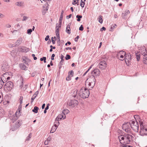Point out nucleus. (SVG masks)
<instances>
[{
	"label": "nucleus",
	"mask_w": 147,
	"mask_h": 147,
	"mask_svg": "<svg viewBox=\"0 0 147 147\" xmlns=\"http://www.w3.org/2000/svg\"><path fill=\"white\" fill-rule=\"evenodd\" d=\"M90 92L87 88L84 87H82L80 90L79 95L82 98H85L89 96Z\"/></svg>",
	"instance_id": "f257e3e1"
},
{
	"label": "nucleus",
	"mask_w": 147,
	"mask_h": 147,
	"mask_svg": "<svg viewBox=\"0 0 147 147\" xmlns=\"http://www.w3.org/2000/svg\"><path fill=\"white\" fill-rule=\"evenodd\" d=\"M130 127L132 129L136 132H138V131L139 125L138 122L136 120L130 121Z\"/></svg>",
	"instance_id": "f03ea898"
},
{
	"label": "nucleus",
	"mask_w": 147,
	"mask_h": 147,
	"mask_svg": "<svg viewBox=\"0 0 147 147\" xmlns=\"http://www.w3.org/2000/svg\"><path fill=\"white\" fill-rule=\"evenodd\" d=\"M130 127H131L130 122L129 123L127 122L126 123L123 124L122 126L123 129L127 133H130L131 132Z\"/></svg>",
	"instance_id": "7ed1b4c3"
},
{
	"label": "nucleus",
	"mask_w": 147,
	"mask_h": 147,
	"mask_svg": "<svg viewBox=\"0 0 147 147\" xmlns=\"http://www.w3.org/2000/svg\"><path fill=\"white\" fill-rule=\"evenodd\" d=\"M14 86L13 82L11 81H8L5 84L4 87L6 88L8 91H10L12 89Z\"/></svg>",
	"instance_id": "20e7f679"
},
{
	"label": "nucleus",
	"mask_w": 147,
	"mask_h": 147,
	"mask_svg": "<svg viewBox=\"0 0 147 147\" xmlns=\"http://www.w3.org/2000/svg\"><path fill=\"white\" fill-rule=\"evenodd\" d=\"M98 67L102 69H105L107 66V63L105 61H102L98 65Z\"/></svg>",
	"instance_id": "39448f33"
},
{
	"label": "nucleus",
	"mask_w": 147,
	"mask_h": 147,
	"mask_svg": "<svg viewBox=\"0 0 147 147\" xmlns=\"http://www.w3.org/2000/svg\"><path fill=\"white\" fill-rule=\"evenodd\" d=\"M125 61L126 64H129L130 63V60L131 59V54L129 53H126L124 56Z\"/></svg>",
	"instance_id": "423d86ee"
},
{
	"label": "nucleus",
	"mask_w": 147,
	"mask_h": 147,
	"mask_svg": "<svg viewBox=\"0 0 147 147\" xmlns=\"http://www.w3.org/2000/svg\"><path fill=\"white\" fill-rule=\"evenodd\" d=\"M78 103V102L77 100L74 99L71 100L70 102H68V105L69 106H71L72 107H74L77 106Z\"/></svg>",
	"instance_id": "0eeeda50"
},
{
	"label": "nucleus",
	"mask_w": 147,
	"mask_h": 147,
	"mask_svg": "<svg viewBox=\"0 0 147 147\" xmlns=\"http://www.w3.org/2000/svg\"><path fill=\"white\" fill-rule=\"evenodd\" d=\"M100 71L98 69H96L93 70L91 73L92 75L91 77H94L95 78L98 76L100 74Z\"/></svg>",
	"instance_id": "6e6552de"
},
{
	"label": "nucleus",
	"mask_w": 147,
	"mask_h": 147,
	"mask_svg": "<svg viewBox=\"0 0 147 147\" xmlns=\"http://www.w3.org/2000/svg\"><path fill=\"white\" fill-rule=\"evenodd\" d=\"M49 6V5L48 3L47 2L43 5L42 10V13L43 15H45V14L46 11L48 10V6Z\"/></svg>",
	"instance_id": "1a4fd4ad"
},
{
	"label": "nucleus",
	"mask_w": 147,
	"mask_h": 147,
	"mask_svg": "<svg viewBox=\"0 0 147 147\" xmlns=\"http://www.w3.org/2000/svg\"><path fill=\"white\" fill-rule=\"evenodd\" d=\"M89 81L91 84V88H92L95 84L96 79L94 77H90L89 78Z\"/></svg>",
	"instance_id": "9d476101"
},
{
	"label": "nucleus",
	"mask_w": 147,
	"mask_h": 147,
	"mask_svg": "<svg viewBox=\"0 0 147 147\" xmlns=\"http://www.w3.org/2000/svg\"><path fill=\"white\" fill-rule=\"evenodd\" d=\"M140 134L142 136L146 135L147 134V128L144 127L140 128Z\"/></svg>",
	"instance_id": "9b49d317"
},
{
	"label": "nucleus",
	"mask_w": 147,
	"mask_h": 147,
	"mask_svg": "<svg viewBox=\"0 0 147 147\" xmlns=\"http://www.w3.org/2000/svg\"><path fill=\"white\" fill-rule=\"evenodd\" d=\"M21 123L20 121H18L15 124V125L14 126V127L12 128L13 131H15L21 125Z\"/></svg>",
	"instance_id": "f8f14e48"
},
{
	"label": "nucleus",
	"mask_w": 147,
	"mask_h": 147,
	"mask_svg": "<svg viewBox=\"0 0 147 147\" xmlns=\"http://www.w3.org/2000/svg\"><path fill=\"white\" fill-rule=\"evenodd\" d=\"M9 68V65L6 63H4L1 67V69L4 71H7Z\"/></svg>",
	"instance_id": "ddd939ff"
},
{
	"label": "nucleus",
	"mask_w": 147,
	"mask_h": 147,
	"mask_svg": "<svg viewBox=\"0 0 147 147\" xmlns=\"http://www.w3.org/2000/svg\"><path fill=\"white\" fill-rule=\"evenodd\" d=\"M125 139L127 140V143H129L132 139L133 136L130 134H125Z\"/></svg>",
	"instance_id": "4468645a"
},
{
	"label": "nucleus",
	"mask_w": 147,
	"mask_h": 147,
	"mask_svg": "<svg viewBox=\"0 0 147 147\" xmlns=\"http://www.w3.org/2000/svg\"><path fill=\"white\" fill-rule=\"evenodd\" d=\"M139 52L141 53L143 56L144 55H145L147 54V52L146 48L144 47H142L140 49Z\"/></svg>",
	"instance_id": "2eb2a0df"
},
{
	"label": "nucleus",
	"mask_w": 147,
	"mask_h": 147,
	"mask_svg": "<svg viewBox=\"0 0 147 147\" xmlns=\"http://www.w3.org/2000/svg\"><path fill=\"white\" fill-rule=\"evenodd\" d=\"M85 86L87 88H89V90H91L92 88H91V84L90 83V82L89 81V78L87 79L85 82Z\"/></svg>",
	"instance_id": "dca6fc26"
},
{
	"label": "nucleus",
	"mask_w": 147,
	"mask_h": 147,
	"mask_svg": "<svg viewBox=\"0 0 147 147\" xmlns=\"http://www.w3.org/2000/svg\"><path fill=\"white\" fill-rule=\"evenodd\" d=\"M125 138V135L124 136H122V135L119 136L118 137V138L120 141V143L122 144H124L125 142L124 141V139Z\"/></svg>",
	"instance_id": "f3484780"
},
{
	"label": "nucleus",
	"mask_w": 147,
	"mask_h": 147,
	"mask_svg": "<svg viewBox=\"0 0 147 147\" xmlns=\"http://www.w3.org/2000/svg\"><path fill=\"white\" fill-rule=\"evenodd\" d=\"M20 51L22 52H24L26 53L28 51H29L30 50V49L29 48H28L24 46H22L20 48Z\"/></svg>",
	"instance_id": "a211bd4d"
},
{
	"label": "nucleus",
	"mask_w": 147,
	"mask_h": 147,
	"mask_svg": "<svg viewBox=\"0 0 147 147\" xmlns=\"http://www.w3.org/2000/svg\"><path fill=\"white\" fill-rule=\"evenodd\" d=\"M64 56L61 55V56L60 57V58L61 59V61L60 62L59 65V69H60L62 67V66L63 64V61L64 60Z\"/></svg>",
	"instance_id": "6ab92c4d"
},
{
	"label": "nucleus",
	"mask_w": 147,
	"mask_h": 147,
	"mask_svg": "<svg viewBox=\"0 0 147 147\" xmlns=\"http://www.w3.org/2000/svg\"><path fill=\"white\" fill-rule=\"evenodd\" d=\"M15 5L19 7H23L24 6V3L23 1H18L15 3Z\"/></svg>",
	"instance_id": "aec40b11"
},
{
	"label": "nucleus",
	"mask_w": 147,
	"mask_h": 147,
	"mask_svg": "<svg viewBox=\"0 0 147 147\" xmlns=\"http://www.w3.org/2000/svg\"><path fill=\"white\" fill-rule=\"evenodd\" d=\"M57 127V126L56 124H55V123L54 124V126H53L51 129V130L50 131L51 133H53L56 130Z\"/></svg>",
	"instance_id": "412c9836"
},
{
	"label": "nucleus",
	"mask_w": 147,
	"mask_h": 147,
	"mask_svg": "<svg viewBox=\"0 0 147 147\" xmlns=\"http://www.w3.org/2000/svg\"><path fill=\"white\" fill-rule=\"evenodd\" d=\"M130 13L129 11L128 10H126L125 12V13H123L122 15V17L124 19H125L126 18V16L127 14H129Z\"/></svg>",
	"instance_id": "4be33fe9"
},
{
	"label": "nucleus",
	"mask_w": 147,
	"mask_h": 147,
	"mask_svg": "<svg viewBox=\"0 0 147 147\" xmlns=\"http://www.w3.org/2000/svg\"><path fill=\"white\" fill-rule=\"evenodd\" d=\"M63 114L62 113L61 114H59L56 119L55 121H59L63 117Z\"/></svg>",
	"instance_id": "5701e85b"
},
{
	"label": "nucleus",
	"mask_w": 147,
	"mask_h": 147,
	"mask_svg": "<svg viewBox=\"0 0 147 147\" xmlns=\"http://www.w3.org/2000/svg\"><path fill=\"white\" fill-rule=\"evenodd\" d=\"M22 41V39L21 38H20L17 40L16 42V45L17 46H19L21 43Z\"/></svg>",
	"instance_id": "b1692460"
},
{
	"label": "nucleus",
	"mask_w": 147,
	"mask_h": 147,
	"mask_svg": "<svg viewBox=\"0 0 147 147\" xmlns=\"http://www.w3.org/2000/svg\"><path fill=\"white\" fill-rule=\"evenodd\" d=\"M18 112L19 113H21V111H19L18 109L16 112V116L17 115V114L18 113ZM12 120H13V122H14V121H15L17 119L16 116H13V117H12Z\"/></svg>",
	"instance_id": "393cba45"
},
{
	"label": "nucleus",
	"mask_w": 147,
	"mask_h": 147,
	"mask_svg": "<svg viewBox=\"0 0 147 147\" xmlns=\"http://www.w3.org/2000/svg\"><path fill=\"white\" fill-rule=\"evenodd\" d=\"M140 55L139 53L138 52H137L136 53V57L138 61H139L140 60Z\"/></svg>",
	"instance_id": "a878e982"
},
{
	"label": "nucleus",
	"mask_w": 147,
	"mask_h": 147,
	"mask_svg": "<svg viewBox=\"0 0 147 147\" xmlns=\"http://www.w3.org/2000/svg\"><path fill=\"white\" fill-rule=\"evenodd\" d=\"M58 23L56 24V34H59V26L58 27Z\"/></svg>",
	"instance_id": "bb28decb"
},
{
	"label": "nucleus",
	"mask_w": 147,
	"mask_h": 147,
	"mask_svg": "<svg viewBox=\"0 0 147 147\" xmlns=\"http://www.w3.org/2000/svg\"><path fill=\"white\" fill-rule=\"evenodd\" d=\"M39 109L38 107L36 106H35L34 107V109L32 110L33 112L35 113H37L38 112V111Z\"/></svg>",
	"instance_id": "cd10ccee"
},
{
	"label": "nucleus",
	"mask_w": 147,
	"mask_h": 147,
	"mask_svg": "<svg viewBox=\"0 0 147 147\" xmlns=\"http://www.w3.org/2000/svg\"><path fill=\"white\" fill-rule=\"evenodd\" d=\"M144 59V62L145 64H147V54L143 56Z\"/></svg>",
	"instance_id": "c85d7f7f"
},
{
	"label": "nucleus",
	"mask_w": 147,
	"mask_h": 147,
	"mask_svg": "<svg viewBox=\"0 0 147 147\" xmlns=\"http://www.w3.org/2000/svg\"><path fill=\"white\" fill-rule=\"evenodd\" d=\"M69 110L67 109H64L62 111V114L65 115L66 114H67L69 112Z\"/></svg>",
	"instance_id": "c756f323"
},
{
	"label": "nucleus",
	"mask_w": 147,
	"mask_h": 147,
	"mask_svg": "<svg viewBox=\"0 0 147 147\" xmlns=\"http://www.w3.org/2000/svg\"><path fill=\"white\" fill-rule=\"evenodd\" d=\"M20 79L21 80V84L20 85V87L22 88L24 85V80L22 76H21Z\"/></svg>",
	"instance_id": "7c9ffc66"
},
{
	"label": "nucleus",
	"mask_w": 147,
	"mask_h": 147,
	"mask_svg": "<svg viewBox=\"0 0 147 147\" xmlns=\"http://www.w3.org/2000/svg\"><path fill=\"white\" fill-rule=\"evenodd\" d=\"M76 18H77V20L78 22H80L81 20V18H82V16L81 15H77L76 16Z\"/></svg>",
	"instance_id": "2f4dec72"
},
{
	"label": "nucleus",
	"mask_w": 147,
	"mask_h": 147,
	"mask_svg": "<svg viewBox=\"0 0 147 147\" xmlns=\"http://www.w3.org/2000/svg\"><path fill=\"white\" fill-rule=\"evenodd\" d=\"M102 17V16H100L99 17L98 19V21L100 24L102 23L103 22Z\"/></svg>",
	"instance_id": "473e14b6"
},
{
	"label": "nucleus",
	"mask_w": 147,
	"mask_h": 147,
	"mask_svg": "<svg viewBox=\"0 0 147 147\" xmlns=\"http://www.w3.org/2000/svg\"><path fill=\"white\" fill-rule=\"evenodd\" d=\"M22 59H23V61H22L23 62L25 63L26 65L28 64L26 62V60L24 59H27V57H26L25 56L23 57H22Z\"/></svg>",
	"instance_id": "72a5a7b5"
},
{
	"label": "nucleus",
	"mask_w": 147,
	"mask_h": 147,
	"mask_svg": "<svg viewBox=\"0 0 147 147\" xmlns=\"http://www.w3.org/2000/svg\"><path fill=\"white\" fill-rule=\"evenodd\" d=\"M126 54V53L125 51H120L118 53V55H119V54H121V55H124V56H125V55Z\"/></svg>",
	"instance_id": "f704fd0d"
},
{
	"label": "nucleus",
	"mask_w": 147,
	"mask_h": 147,
	"mask_svg": "<svg viewBox=\"0 0 147 147\" xmlns=\"http://www.w3.org/2000/svg\"><path fill=\"white\" fill-rule=\"evenodd\" d=\"M20 67L22 69L24 70L26 67V66L24 63L21 64Z\"/></svg>",
	"instance_id": "c9c22d12"
},
{
	"label": "nucleus",
	"mask_w": 147,
	"mask_h": 147,
	"mask_svg": "<svg viewBox=\"0 0 147 147\" xmlns=\"http://www.w3.org/2000/svg\"><path fill=\"white\" fill-rule=\"evenodd\" d=\"M3 84L4 82L1 79L0 80V89H1L3 87Z\"/></svg>",
	"instance_id": "e433bc0d"
},
{
	"label": "nucleus",
	"mask_w": 147,
	"mask_h": 147,
	"mask_svg": "<svg viewBox=\"0 0 147 147\" xmlns=\"http://www.w3.org/2000/svg\"><path fill=\"white\" fill-rule=\"evenodd\" d=\"M31 136H32V134L30 133L29 134L28 136L27 137V138H26V141H28L31 138Z\"/></svg>",
	"instance_id": "4c0bfd02"
},
{
	"label": "nucleus",
	"mask_w": 147,
	"mask_h": 147,
	"mask_svg": "<svg viewBox=\"0 0 147 147\" xmlns=\"http://www.w3.org/2000/svg\"><path fill=\"white\" fill-rule=\"evenodd\" d=\"M116 26V24H115L113 25H112L110 29V30L111 31H113V30L115 28V27Z\"/></svg>",
	"instance_id": "58836bf2"
},
{
	"label": "nucleus",
	"mask_w": 147,
	"mask_h": 147,
	"mask_svg": "<svg viewBox=\"0 0 147 147\" xmlns=\"http://www.w3.org/2000/svg\"><path fill=\"white\" fill-rule=\"evenodd\" d=\"M73 94H72L73 96L74 97H76L77 93V91L76 90H75L74 91Z\"/></svg>",
	"instance_id": "ea45409f"
},
{
	"label": "nucleus",
	"mask_w": 147,
	"mask_h": 147,
	"mask_svg": "<svg viewBox=\"0 0 147 147\" xmlns=\"http://www.w3.org/2000/svg\"><path fill=\"white\" fill-rule=\"evenodd\" d=\"M65 58L66 60H68L71 59V56L69 54H67Z\"/></svg>",
	"instance_id": "a19ab883"
},
{
	"label": "nucleus",
	"mask_w": 147,
	"mask_h": 147,
	"mask_svg": "<svg viewBox=\"0 0 147 147\" xmlns=\"http://www.w3.org/2000/svg\"><path fill=\"white\" fill-rule=\"evenodd\" d=\"M139 123L140 126V128L145 127L143 125V123L142 121H140Z\"/></svg>",
	"instance_id": "79ce46f5"
},
{
	"label": "nucleus",
	"mask_w": 147,
	"mask_h": 147,
	"mask_svg": "<svg viewBox=\"0 0 147 147\" xmlns=\"http://www.w3.org/2000/svg\"><path fill=\"white\" fill-rule=\"evenodd\" d=\"M84 5H85L84 2L83 1H81V3L80 4V5L82 7H84Z\"/></svg>",
	"instance_id": "37998d69"
},
{
	"label": "nucleus",
	"mask_w": 147,
	"mask_h": 147,
	"mask_svg": "<svg viewBox=\"0 0 147 147\" xmlns=\"http://www.w3.org/2000/svg\"><path fill=\"white\" fill-rule=\"evenodd\" d=\"M66 32L68 33L69 34H70L71 33L70 32V28H66Z\"/></svg>",
	"instance_id": "c03bdc74"
},
{
	"label": "nucleus",
	"mask_w": 147,
	"mask_h": 147,
	"mask_svg": "<svg viewBox=\"0 0 147 147\" xmlns=\"http://www.w3.org/2000/svg\"><path fill=\"white\" fill-rule=\"evenodd\" d=\"M27 33L28 34H30L32 32V30L31 29H29L27 30Z\"/></svg>",
	"instance_id": "a18cd8bd"
},
{
	"label": "nucleus",
	"mask_w": 147,
	"mask_h": 147,
	"mask_svg": "<svg viewBox=\"0 0 147 147\" xmlns=\"http://www.w3.org/2000/svg\"><path fill=\"white\" fill-rule=\"evenodd\" d=\"M23 99V97L22 96H20V105H21L22 103V100Z\"/></svg>",
	"instance_id": "49530a36"
},
{
	"label": "nucleus",
	"mask_w": 147,
	"mask_h": 147,
	"mask_svg": "<svg viewBox=\"0 0 147 147\" xmlns=\"http://www.w3.org/2000/svg\"><path fill=\"white\" fill-rule=\"evenodd\" d=\"M84 30V28L82 25H81L79 27V30L82 31H83Z\"/></svg>",
	"instance_id": "de8ad7c7"
},
{
	"label": "nucleus",
	"mask_w": 147,
	"mask_h": 147,
	"mask_svg": "<svg viewBox=\"0 0 147 147\" xmlns=\"http://www.w3.org/2000/svg\"><path fill=\"white\" fill-rule=\"evenodd\" d=\"M74 74V71L73 70H71L70 72H69L68 73V75L70 76V75H72V76H73V75Z\"/></svg>",
	"instance_id": "09e8293b"
},
{
	"label": "nucleus",
	"mask_w": 147,
	"mask_h": 147,
	"mask_svg": "<svg viewBox=\"0 0 147 147\" xmlns=\"http://www.w3.org/2000/svg\"><path fill=\"white\" fill-rule=\"evenodd\" d=\"M36 96H34V97H33V96L32 97V98H31V102H30L31 103H32L33 102L34 100L36 98Z\"/></svg>",
	"instance_id": "8fccbe9b"
},
{
	"label": "nucleus",
	"mask_w": 147,
	"mask_h": 147,
	"mask_svg": "<svg viewBox=\"0 0 147 147\" xmlns=\"http://www.w3.org/2000/svg\"><path fill=\"white\" fill-rule=\"evenodd\" d=\"M70 80H71V78L70 76L68 75L67 77L66 78V80L67 81H69Z\"/></svg>",
	"instance_id": "3c124183"
},
{
	"label": "nucleus",
	"mask_w": 147,
	"mask_h": 147,
	"mask_svg": "<svg viewBox=\"0 0 147 147\" xmlns=\"http://www.w3.org/2000/svg\"><path fill=\"white\" fill-rule=\"evenodd\" d=\"M28 18V17H27V16H24L23 17V18L22 20V21H26L27 19V18Z\"/></svg>",
	"instance_id": "603ef678"
},
{
	"label": "nucleus",
	"mask_w": 147,
	"mask_h": 147,
	"mask_svg": "<svg viewBox=\"0 0 147 147\" xmlns=\"http://www.w3.org/2000/svg\"><path fill=\"white\" fill-rule=\"evenodd\" d=\"M49 35H47L46 36V37L45 38V41H47L49 40Z\"/></svg>",
	"instance_id": "864d4df0"
},
{
	"label": "nucleus",
	"mask_w": 147,
	"mask_h": 147,
	"mask_svg": "<svg viewBox=\"0 0 147 147\" xmlns=\"http://www.w3.org/2000/svg\"><path fill=\"white\" fill-rule=\"evenodd\" d=\"M80 37L79 36H77V37L75 38L74 39V40L76 42H77L78 41V39Z\"/></svg>",
	"instance_id": "5fc2aeb1"
},
{
	"label": "nucleus",
	"mask_w": 147,
	"mask_h": 147,
	"mask_svg": "<svg viewBox=\"0 0 147 147\" xmlns=\"http://www.w3.org/2000/svg\"><path fill=\"white\" fill-rule=\"evenodd\" d=\"M55 56V55L54 54H53L52 55L51 57V59L52 60H54V57Z\"/></svg>",
	"instance_id": "6e6d98bb"
},
{
	"label": "nucleus",
	"mask_w": 147,
	"mask_h": 147,
	"mask_svg": "<svg viewBox=\"0 0 147 147\" xmlns=\"http://www.w3.org/2000/svg\"><path fill=\"white\" fill-rule=\"evenodd\" d=\"M63 12H64L63 10L61 12V15L60 16V17H63Z\"/></svg>",
	"instance_id": "4d7b16f0"
},
{
	"label": "nucleus",
	"mask_w": 147,
	"mask_h": 147,
	"mask_svg": "<svg viewBox=\"0 0 147 147\" xmlns=\"http://www.w3.org/2000/svg\"><path fill=\"white\" fill-rule=\"evenodd\" d=\"M56 36H57V39H58V40L59 41H60V35L59 34H56Z\"/></svg>",
	"instance_id": "13d9d810"
},
{
	"label": "nucleus",
	"mask_w": 147,
	"mask_h": 147,
	"mask_svg": "<svg viewBox=\"0 0 147 147\" xmlns=\"http://www.w3.org/2000/svg\"><path fill=\"white\" fill-rule=\"evenodd\" d=\"M22 105H20L19 106L18 108V110L19 111H22Z\"/></svg>",
	"instance_id": "bf43d9fd"
},
{
	"label": "nucleus",
	"mask_w": 147,
	"mask_h": 147,
	"mask_svg": "<svg viewBox=\"0 0 147 147\" xmlns=\"http://www.w3.org/2000/svg\"><path fill=\"white\" fill-rule=\"evenodd\" d=\"M62 20H59V28H60L61 26V24H62Z\"/></svg>",
	"instance_id": "052dcab7"
},
{
	"label": "nucleus",
	"mask_w": 147,
	"mask_h": 147,
	"mask_svg": "<svg viewBox=\"0 0 147 147\" xmlns=\"http://www.w3.org/2000/svg\"><path fill=\"white\" fill-rule=\"evenodd\" d=\"M38 94V91H37L33 95V96H37V95Z\"/></svg>",
	"instance_id": "680f3d73"
},
{
	"label": "nucleus",
	"mask_w": 147,
	"mask_h": 147,
	"mask_svg": "<svg viewBox=\"0 0 147 147\" xmlns=\"http://www.w3.org/2000/svg\"><path fill=\"white\" fill-rule=\"evenodd\" d=\"M106 30V28L104 27H102V28L100 29V31H103V30L105 31Z\"/></svg>",
	"instance_id": "e2e57ef3"
},
{
	"label": "nucleus",
	"mask_w": 147,
	"mask_h": 147,
	"mask_svg": "<svg viewBox=\"0 0 147 147\" xmlns=\"http://www.w3.org/2000/svg\"><path fill=\"white\" fill-rule=\"evenodd\" d=\"M123 57H124L123 55H121L120 56V58L121 59H120V60H122V61L124 59Z\"/></svg>",
	"instance_id": "0e129e2a"
},
{
	"label": "nucleus",
	"mask_w": 147,
	"mask_h": 147,
	"mask_svg": "<svg viewBox=\"0 0 147 147\" xmlns=\"http://www.w3.org/2000/svg\"><path fill=\"white\" fill-rule=\"evenodd\" d=\"M72 15L71 14H69V16H66V18L67 19H69V18H71V17Z\"/></svg>",
	"instance_id": "69168bd1"
},
{
	"label": "nucleus",
	"mask_w": 147,
	"mask_h": 147,
	"mask_svg": "<svg viewBox=\"0 0 147 147\" xmlns=\"http://www.w3.org/2000/svg\"><path fill=\"white\" fill-rule=\"evenodd\" d=\"M122 147H133V146L129 145H124Z\"/></svg>",
	"instance_id": "338daca9"
},
{
	"label": "nucleus",
	"mask_w": 147,
	"mask_h": 147,
	"mask_svg": "<svg viewBox=\"0 0 147 147\" xmlns=\"http://www.w3.org/2000/svg\"><path fill=\"white\" fill-rule=\"evenodd\" d=\"M6 27L7 28H10L11 27V26L9 24H7L5 25Z\"/></svg>",
	"instance_id": "774afa93"
}]
</instances>
